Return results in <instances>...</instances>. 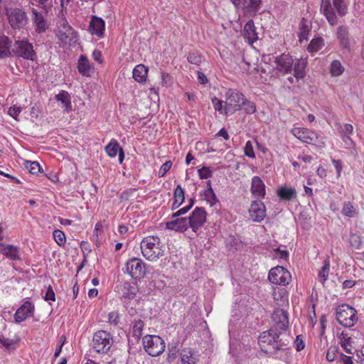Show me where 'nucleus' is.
Returning <instances> with one entry per match:
<instances>
[{
  "label": "nucleus",
  "instance_id": "nucleus-1",
  "mask_svg": "<svg viewBox=\"0 0 364 364\" xmlns=\"http://www.w3.org/2000/svg\"><path fill=\"white\" fill-rule=\"evenodd\" d=\"M290 340L289 333L278 332L277 328L271 327L268 331H265L259 335L258 343L263 352L274 355L278 351L288 349Z\"/></svg>",
  "mask_w": 364,
  "mask_h": 364
},
{
  "label": "nucleus",
  "instance_id": "nucleus-2",
  "mask_svg": "<svg viewBox=\"0 0 364 364\" xmlns=\"http://www.w3.org/2000/svg\"><path fill=\"white\" fill-rule=\"evenodd\" d=\"M140 248L143 256L149 261H156L164 255V245L158 236L149 235L144 237Z\"/></svg>",
  "mask_w": 364,
  "mask_h": 364
},
{
  "label": "nucleus",
  "instance_id": "nucleus-3",
  "mask_svg": "<svg viewBox=\"0 0 364 364\" xmlns=\"http://www.w3.org/2000/svg\"><path fill=\"white\" fill-rule=\"evenodd\" d=\"M8 23L14 31L26 29L28 18L22 8H9L6 9Z\"/></svg>",
  "mask_w": 364,
  "mask_h": 364
},
{
  "label": "nucleus",
  "instance_id": "nucleus-4",
  "mask_svg": "<svg viewBox=\"0 0 364 364\" xmlns=\"http://www.w3.org/2000/svg\"><path fill=\"white\" fill-rule=\"evenodd\" d=\"M336 318L343 326L346 328L352 327L358 321L357 311L349 305H340L336 309Z\"/></svg>",
  "mask_w": 364,
  "mask_h": 364
},
{
  "label": "nucleus",
  "instance_id": "nucleus-5",
  "mask_svg": "<svg viewBox=\"0 0 364 364\" xmlns=\"http://www.w3.org/2000/svg\"><path fill=\"white\" fill-rule=\"evenodd\" d=\"M112 344V336L106 331H98L93 336L92 346L98 353H107Z\"/></svg>",
  "mask_w": 364,
  "mask_h": 364
},
{
  "label": "nucleus",
  "instance_id": "nucleus-6",
  "mask_svg": "<svg viewBox=\"0 0 364 364\" xmlns=\"http://www.w3.org/2000/svg\"><path fill=\"white\" fill-rule=\"evenodd\" d=\"M143 346L146 353L153 356H158L165 350V343L159 336L146 335L143 338Z\"/></svg>",
  "mask_w": 364,
  "mask_h": 364
},
{
  "label": "nucleus",
  "instance_id": "nucleus-7",
  "mask_svg": "<svg viewBox=\"0 0 364 364\" xmlns=\"http://www.w3.org/2000/svg\"><path fill=\"white\" fill-rule=\"evenodd\" d=\"M291 133L295 137L304 143L315 144L318 146H324L322 138L317 133L308 129L295 127L291 129Z\"/></svg>",
  "mask_w": 364,
  "mask_h": 364
},
{
  "label": "nucleus",
  "instance_id": "nucleus-8",
  "mask_svg": "<svg viewBox=\"0 0 364 364\" xmlns=\"http://www.w3.org/2000/svg\"><path fill=\"white\" fill-rule=\"evenodd\" d=\"M12 52L17 57L33 60L36 56L32 43L28 40L16 41L12 46Z\"/></svg>",
  "mask_w": 364,
  "mask_h": 364
},
{
  "label": "nucleus",
  "instance_id": "nucleus-9",
  "mask_svg": "<svg viewBox=\"0 0 364 364\" xmlns=\"http://www.w3.org/2000/svg\"><path fill=\"white\" fill-rule=\"evenodd\" d=\"M57 31L58 38L64 43H70V41L76 38V32L63 16L58 17Z\"/></svg>",
  "mask_w": 364,
  "mask_h": 364
},
{
  "label": "nucleus",
  "instance_id": "nucleus-10",
  "mask_svg": "<svg viewBox=\"0 0 364 364\" xmlns=\"http://www.w3.org/2000/svg\"><path fill=\"white\" fill-rule=\"evenodd\" d=\"M126 272L134 279L138 280L146 274V264L138 257H133L126 263Z\"/></svg>",
  "mask_w": 364,
  "mask_h": 364
},
{
  "label": "nucleus",
  "instance_id": "nucleus-11",
  "mask_svg": "<svg viewBox=\"0 0 364 364\" xmlns=\"http://www.w3.org/2000/svg\"><path fill=\"white\" fill-rule=\"evenodd\" d=\"M291 279L290 272L281 266H277L270 269L268 274V279L271 283L285 286L288 284Z\"/></svg>",
  "mask_w": 364,
  "mask_h": 364
},
{
  "label": "nucleus",
  "instance_id": "nucleus-12",
  "mask_svg": "<svg viewBox=\"0 0 364 364\" xmlns=\"http://www.w3.org/2000/svg\"><path fill=\"white\" fill-rule=\"evenodd\" d=\"M226 104L225 115L231 114L235 112L241 110V105L244 103L245 95L238 92L230 90L228 92Z\"/></svg>",
  "mask_w": 364,
  "mask_h": 364
},
{
  "label": "nucleus",
  "instance_id": "nucleus-13",
  "mask_svg": "<svg viewBox=\"0 0 364 364\" xmlns=\"http://www.w3.org/2000/svg\"><path fill=\"white\" fill-rule=\"evenodd\" d=\"M207 213L203 208L196 207L188 218L190 228L194 232L206 223Z\"/></svg>",
  "mask_w": 364,
  "mask_h": 364
},
{
  "label": "nucleus",
  "instance_id": "nucleus-14",
  "mask_svg": "<svg viewBox=\"0 0 364 364\" xmlns=\"http://www.w3.org/2000/svg\"><path fill=\"white\" fill-rule=\"evenodd\" d=\"M274 327L278 332H287L289 327V318L287 311L282 309H276L272 316Z\"/></svg>",
  "mask_w": 364,
  "mask_h": 364
},
{
  "label": "nucleus",
  "instance_id": "nucleus-15",
  "mask_svg": "<svg viewBox=\"0 0 364 364\" xmlns=\"http://www.w3.org/2000/svg\"><path fill=\"white\" fill-rule=\"evenodd\" d=\"M274 63L277 69L283 74H287L292 71L294 59L289 54H282L275 58Z\"/></svg>",
  "mask_w": 364,
  "mask_h": 364
},
{
  "label": "nucleus",
  "instance_id": "nucleus-16",
  "mask_svg": "<svg viewBox=\"0 0 364 364\" xmlns=\"http://www.w3.org/2000/svg\"><path fill=\"white\" fill-rule=\"evenodd\" d=\"M250 216L255 222H261L266 217V208L261 201H252L249 209Z\"/></svg>",
  "mask_w": 364,
  "mask_h": 364
},
{
  "label": "nucleus",
  "instance_id": "nucleus-17",
  "mask_svg": "<svg viewBox=\"0 0 364 364\" xmlns=\"http://www.w3.org/2000/svg\"><path fill=\"white\" fill-rule=\"evenodd\" d=\"M35 309L34 304L28 301H25L16 311L14 319L16 323L25 321L31 316Z\"/></svg>",
  "mask_w": 364,
  "mask_h": 364
},
{
  "label": "nucleus",
  "instance_id": "nucleus-18",
  "mask_svg": "<svg viewBox=\"0 0 364 364\" xmlns=\"http://www.w3.org/2000/svg\"><path fill=\"white\" fill-rule=\"evenodd\" d=\"M105 28V21L100 17L92 16L90 22L88 31L92 35L102 37Z\"/></svg>",
  "mask_w": 364,
  "mask_h": 364
},
{
  "label": "nucleus",
  "instance_id": "nucleus-19",
  "mask_svg": "<svg viewBox=\"0 0 364 364\" xmlns=\"http://www.w3.org/2000/svg\"><path fill=\"white\" fill-rule=\"evenodd\" d=\"M250 190L252 196L257 199L264 198L265 196V185L257 176L252 177Z\"/></svg>",
  "mask_w": 364,
  "mask_h": 364
},
{
  "label": "nucleus",
  "instance_id": "nucleus-20",
  "mask_svg": "<svg viewBox=\"0 0 364 364\" xmlns=\"http://www.w3.org/2000/svg\"><path fill=\"white\" fill-rule=\"evenodd\" d=\"M105 151L109 156L115 157L119 153V162L122 164L124 159V153L122 148L119 147L118 142L116 140H112L106 146Z\"/></svg>",
  "mask_w": 364,
  "mask_h": 364
},
{
  "label": "nucleus",
  "instance_id": "nucleus-21",
  "mask_svg": "<svg viewBox=\"0 0 364 364\" xmlns=\"http://www.w3.org/2000/svg\"><path fill=\"white\" fill-rule=\"evenodd\" d=\"M166 228L175 231L185 232L189 226L188 218H178L173 220L167 222Z\"/></svg>",
  "mask_w": 364,
  "mask_h": 364
},
{
  "label": "nucleus",
  "instance_id": "nucleus-22",
  "mask_svg": "<svg viewBox=\"0 0 364 364\" xmlns=\"http://www.w3.org/2000/svg\"><path fill=\"white\" fill-rule=\"evenodd\" d=\"M243 36L250 44L257 40V33L256 32V27L252 20H250L245 23L243 29Z\"/></svg>",
  "mask_w": 364,
  "mask_h": 364
},
{
  "label": "nucleus",
  "instance_id": "nucleus-23",
  "mask_svg": "<svg viewBox=\"0 0 364 364\" xmlns=\"http://www.w3.org/2000/svg\"><path fill=\"white\" fill-rule=\"evenodd\" d=\"M0 252L7 258L11 260L21 259L18 254V247L13 245L0 243Z\"/></svg>",
  "mask_w": 364,
  "mask_h": 364
},
{
  "label": "nucleus",
  "instance_id": "nucleus-24",
  "mask_svg": "<svg viewBox=\"0 0 364 364\" xmlns=\"http://www.w3.org/2000/svg\"><path fill=\"white\" fill-rule=\"evenodd\" d=\"M32 19L36 26V31L38 33L45 32L47 28V23L43 14L35 9H32Z\"/></svg>",
  "mask_w": 364,
  "mask_h": 364
},
{
  "label": "nucleus",
  "instance_id": "nucleus-25",
  "mask_svg": "<svg viewBox=\"0 0 364 364\" xmlns=\"http://www.w3.org/2000/svg\"><path fill=\"white\" fill-rule=\"evenodd\" d=\"M321 9L323 15L326 16L328 23L333 26L337 24V17L333 10L330 0H325L321 5Z\"/></svg>",
  "mask_w": 364,
  "mask_h": 364
},
{
  "label": "nucleus",
  "instance_id": "nucleus-26",
  "mask_svg": "<svg viewBox=\"0 0 364 364\" xmlns=\"http://www.w3.org/2000/svg\"><path fill=\"white\" fill-rule=\"evenodd\" d=\"M137 291L138 289L135 284L124 282L122 295V299L124 300V302H126L127 300L133 299L136 296Z\"/></svg>",
  "mask_w": 364,
  "mask_h": 364
},
{
  "label": "nucleus",
  "instance_id": "nucleus-27",
  "mask_svg": "<svg viewBox=\"0 0 364 364\" xmlns=\"http://www.w3.org/2000/svg\"><path fill=\"white\" fill-rule=\"evenodd\" d=\"M306 65L307 62L303 59L297 60L296 63L294 62V77L296 82L305 77Z\"/></svg>",
  "mask_w": 364,
  "mask_h": 364
},
{
  "label": "nucleus",
  "instance_id": "nucleus-28",
  "mask_svg": "<svg viewBox=\"0 0 364 364\" xmlns=\"http://www.w3.org/2000/svg\"><path fill=\"white\" fill-rule=\"evenodd\" d=\"M352 332L353 331H349V332H342L339 336V338L341 339V346L346 353L350 354L353 353L352 346Z\"/></svg>",
  "mask_w": 364,
  "mask_h": 364
},
{
  "label": "nucleus",
  "instance_id": "nucleus-29",
  "mask_svg": "<svg viewBox=\"0 0 364 364\" xmlns=\"http://www.w3.org/2000/svg\"><path fill=\"white\" fill-rule=\"evenodd\" d=\"M337 36L341 46L345 49H349L350 40L348 27L344 26H339L337 30Z\"/></svg>",
  "mask_w": 364,
  "mask_h": 364
},
{
  "label": "nucleus",
  "instance_id": "nucleus-30",
  "mask_svg": "<svg viewBox=\"0 0 364 364\" xmlns=\"http://www.w3.org/2000/svg\"><path fill=\"white\" fill-rule=\"evenodd\" d=\"M77 69L79 73L83 76L90 75L92 68L86 56L82 55L80 57L78 60Z\"/></svg>",
  "mask_w": 364,
  "mask_h": 364
},
{
  "label": "nucleus",
  "instance_id": "nucleus-31",
  "mask_svg": "<svg viewBox=\"0 0 364 364\" xmlns=\"http://www.w3.org/2000/svg\"><path fill=\"white\" fill-rule=\"evenodd\" d=\"M133 77L138 82H143L146 80L148 68L143 64L137 65L133 70Z\"/></svg>",
  "mask_w": 364,
  "mask_h": 364
},
{
  "label": "nucleus",
  "instance_id": "nucleus-32",
  "mask_svg": "<svg viewBox=\"0 0 364 364\" xmlns=\"http://www.w3.org/2000/svg\"><path fill=\"white\" fill-rule=\"evenodd\" d=\"M55 98L57 101L62 102V104L63 105L64 110L66 112L71 111L72 105L70 101V96L67 91H60L59 94L55 95Z\"/></svg>",
  "mask_w": 364,
  "mask_h": 364
},
{
  "label": "nucleus",
  "instance_id": "nucleus-33",
  "mask_svg": "<svg viewBox=\"0 0 364 364\" xmlns=\"http://www.w3.org/2000/svg\"><path fill=\"white\" fill-rule=\"evenodd\" d=\"M173 198L174 201L172 204V210L178 208L185 199L184 191L180 185H178L173 191Z\"/></svg>",
  "mask_w": 364,
  "mask_h": 364
},
{
  "label": "nucleus",
  "instance_id": "nucleus-34",
  "mask_svg": "<svg viewBox=\"0 0 364 364\" xmlns=\"http://www.w3.org/2000/svg\"><path fill=\"white\" fill-rule=\"evenodd\" d=\"M11 46V41L9 37L3 36L0 37V58H4L9 55V48Z\"/></svg>",
  "mask_w": 364,
  "mask_h": 364
},
{
  "label": "nucleus",
  "instance_id": "nucleus-35",
  "mask_svg": "<svg viewBox=\"0 0 364 364\" xmlns=\"http://www.w3.org/2000/svg\"><path fill=\"white\" fill-rule=\"evenodd\" d=\"M277 195L284 200H291L296 197V191L292 188L282 187L278 190Z\"/></svg>",
  "mask_w": 364,
  "mask_h": 364
},
{
  "label": "nucleus",
  "instance_id": "nucleus-36",
  "mask_svg": "<svg viewBox=\"0 0 364 364\" xmlns=\"http://www.w3.org/2000/svg\"><path fill=\"white\" fill-rule=\"evenodd\" d=\"M341 213L343 215L353 218L358 215V212L350 202H344Z\"/></svg>",
  "mask_w": 364,
  "mask_h": 364
},
{
  "label": "nucleus",
  "instance_id": "nucleus-37",
  "mask_svg": "<svg viewBox=\"0 0 364 364\" xmlns=\"http://www.w3.org/2000/svg\"><path fill=\"white\" fill-rule=\"evenodd\" d=\"M344 71V68L341 62L338 60H334L330 66V72L333 76H340Z\"/></svg>",
  "mask_w": 364,
  "mask_h": 364
},
{
  "label": "nucleus",
  "instance_id": "nucleus-38",
  "mask_svg": "<svg viewBox=\"0 0 364 364\" xmlns=\"http://www.w3.org/2000/svg\"><path fill=\"white\" fill-rule=\"evenodd\" d=\"M137 190L136 188H129L124 191L119 197L121 201H126L129 200H134L138 197L136 195Z\"/></svg>",
  "mask_w": 364,
  "mask_h": 364
},
{
  "label": "nucleus",
  "instance_id": "nucleus-39",
  "mask_svg": "<svg viewBox=\"0 0 364 364\" xmlns=\"http://www.w3.org/2000/svg\"><path fill=\"white\" fill-rule=\"evenodd\" d=\"M262 3V0H246L245 9L244 11L245 12H257L260 8V5Z\"/></svg>",
  "mask_w": 364,
  "mask_h": 364
},
{
  "label": "nucleus",
  "instance_id": "nucleus-40",
  "mask_svg": "<svg viewBox=\"0 0 364 364\" xmlns=\"http://www.w3.org/2000/svg\"><path fill=\"white\" fill-rule=\"evenodd\" d=\"M349 243L351 247L360 250L362 245V237L356 233H351L349 237Z\"/></svg>",
  "mask_w": 364,
  "mask_h": 364
},
{
  "label": "nucleus",
  "instance_id": "nucleus-41",
  "mask_svg": "<svg viewBox=\"0 0 364 364\" xmlns=\"http://www.w3.org/2000/svg\"><path fill=\"white\" fill-rule=\"evenodd\" d=\"M241 109H243L247 114H252L256 112V105L253 102L245 98L244 103L241 105Z\"/></svg>",
  "mask_w": 364,
  "mask_h": 364
},
{
  "label": "nucleus",
  "instance_id": "nucleus-42",
  "mask_svg": "<svg viewBox=\"0 0 364 364\" xmlns=\"http://www.w3.org/2000/svg\"><path fill=\"white\" fill-rule=\"evenodd\" d=\"M330 271V261L328 258L324 260L323 266L318 272V277L321 279L322 282H325L328 277Z\"/></svg>",
  "mask_w": 364,
  "mask_h": 364
},
{
  "label": "nucleus",
  "instance_id": "nucleus-43",
  "mask_svg": "<svg viewBox=\"0 0 364 364\" xmlns=\"http://www.w3.org/2000/svg\"><path fill=\"white\" fill-rule=\"evenodd\" d=\"M144 326L143 321L139 319L137 321H134L133 323V336L136 338H139L142 335L143 328Z\"/></svg>",
  "mask_w": 364,
  "mask_h": 364
},
{
  "label": "nucleus",
  "instance_id": "nucleus-44",
  "mask_svg": "<svg viewBox=\"0 0 364 364\" xmlns=\"http://www.w3.org/2000/svg\"><path fill=\"white\" fill-rule=\"evenodd\" d=\"M323 44V40L321 38H314L307 47L309 52H315L318 50Z\"/></svg>",
  "mask_w": 364,
  "mask_h": 364
},
{
  "label": "nucleus",
  "instance_id": "nucleus-45",
  "mask_svg": "<svg viewBox=\"0 0 364 364\" xmlns=\"http://www.w3.org/2000/svg\"><path fill=\"white\" fill-rule=\"evenodd\" d=\"M203 196L205 199L210 204V206H213L218 202V199L212 188L205 190L204 191Z\"/></svg>",
  "mask_w": 364,
  "mask_h": 364
},
{
  "label": "nucleus",
  "instance_id": "nucleus-46",
  "mask_svg": "<svg viewBox=\"0 0 364 364\" xmlns=\"http://www.w3.org/2000/svg\"><path fill=\"white\" fill-rule=\"evenodd\" d=\"M188 61L193 65H200L202 61L203 60V58L201 55H200L197 52L190 53L187 56Z\"/></svg>",
  "mask_w": 364,
  "mask_h": 364
},
{
  "label": "nucleus",
  "instance_id": "nucleus-47",
  "mask_svg": "<svg viewBox=\"0 0 364 364\" xmlns=\"http://www.w3.org/2000/svg\"><path fill=\"white\" fill-rule=\"evenodd\" d=\"M53 236L59 246H63L65 244L66 239L65 233L60 230H55L53 232Z\"/></svg>",
  "mask_w": 364,
  "mask_h": 364
},
{
  "label": "nucleus",
  "instance_id": "nucleus-48",
  "mask_svg": "<svg viewBox=\"0 0 364 364\" xmlns=\"http://www.w3.org/2000/svg\"><path fill=\"white\" fill-rule=\"evenodd\" d=\"M212 102L215 110L218 111L220 114L225 115V112L226 111V105L223 107L222 100L215 97L212 98Z\"/></svg>",
  "mask_w": 364,
  "mask_h": 364
},
{
  "label": "nucleus",
  "instance_id": "nucleus-49",
  "mask_svg": "<svg viewBox=\"0 0 364 364\" xmlns=\"http://www.w3.org/2000/svg\"><path fill=\"white\" fill-rule=\"evenodd\" d=\"M30 173L35 174L41 171V166L37 161H28L26 165Z\"/></svg>",
  "mask_w": 364,
  "mask_h": 364
},
{
  "label": "nucleus",
  "instance_id": "nucleus-50",
  "mask_svg": "<svg viewBox=\"0 0 364 364\" xmlns=\"http://www.w3.org/2000/svg\"><path fill=\"white\" fill-rule=\"evenodd\" d=\"M198 175L201 179H207L212 176V171L209 167L203 166L198 169Z\"/></svg>",
  "mask_w": 364,
  "mask_h": 364
},
{
  "label": "nucleus",
  "instance_id": "nucleus-51",
  "mask_svg": "<svg viewBox=\"0 0 364 364\" xmlns=\"http://www.w3.org/2000/svg\"><path fill=\"white\" fill-rule=\"evenodd\" d=\"M244 151L245 156L254 159L255 157V154L253 150V146L250 141H247L245 144Z\"/></svg>",
  "mask_w": 364,
  "mask_h": 364
},
{
  "label": "nucleus",
  "instance_id": "nucleus-52",
  "mask_svg": "<svg viewBox=\"0 0 364 364\" xmlns=\"http://www.w3.org/2000/svg\"><path fill=\"white\" fill-rule=\"evenodd\" d=\"M333 5L340 16H342L346 14L347 8L343 1L333 3Z\"/></svg>",
  "mask_w": 364,
  "mask_h": 364
},
{
  "label": "nucleus",
  "instance_id": "nucleus-53",
  "mask_svg": "<svg viewBox=\"0 0 364 364\" xmlns=\"http://www.w3.org/2000/svg\"><path fill=\"white\" fill-rule=\"evenodd\" d=\"M0 343H1L6 349L11 350L14 348V342L13 340L0 336Z\"/></svg>",
  "mask_w": 364,
  "mask_h": 364
},
{
  "label": "nucleus",
  "instance_id": "nucleus-54",
  "mask_svg": "<svg viewBox=\"0 0 364 364\" xmlns=\"http://www.w3.org/2000/svg\"><path fill=\"white\" fill-rule=\"evenodd\" d=\"M172 162L171 161H167L161 166L159 171V176L163 177L171 168Z\"/></svg>",
  "mask_w": 364,
  "mask_h": 364
},
{
  "label": "nucleus",
  "instance_id": "nucleus-55",
  "mask_svg": "<svg viewBox=\"0 0 364 364\" xmlns=\"http://www.w3.org/2000/svg\"><path fill=\"white\" fill-rule=\"evenodd\" d=\"M108 323L117 325L119 323V314L117 311H112L108 315Z\"/></svg>",
  "mask_w": 364,
  "mask_h": 364
},
{
  "label": "nucleus",
  "instance_id": "nucleus-56",
  "mask_svg": "<svg viewBox=\"0 0 364 364\" xmlns=\"http://www.w3.org/2000/svg\"><path fill=\"white\" fill-rule=\"evenodd\" d=\"M44 299L47 301L55 300V294L51 286L48 287Z\"/></svg>",
  "mask_w": 364,
  "mask_h": 364
},
{
  "label": "nucleus",
  "instance_id": "nucleus-57",
  "mask_svg": "<svg viewBox=\"0 0 364 364\" xmlns=\"http://www.w3.org/2000/svg\"><path fill=\"white\" fill-rule=\"evenodd\" d=\"M20 112L21 108L16 105L11 107L8 111V114L15 119H17V117L18 116Z\"/></svg>",
  "mask_w": 364,
  "mask_h": 364
},
{
  "label": "nucleus",
  "instance_id": "nucleus-58",
  "mask_svg": "<svg viewBox=\"0 0 364 364\" xmlns=\"http://www.w3.org/2000/svg\"><path fill=\"white\" fill-rule=\"evenodd\" d=\"M182 364H193L194 358L192 355H188L186 353H182L181 356Z\"/></svg>",
  "mask_w": 364,
  "mask_h": 364
},
{
  "label": "nucleus",
  "instance_id": "nucleus-59",
  "mask_svg": "<svg viewBox=\"0 0 364 364\" xmlns=\"http://www.w3.org/2000/svg\"><path fill=\"white\" fill-rule=\"evenodd\" d=\"M276 256L279 259H286L289 255V252L287 250H281L279 248L274 249Z\"/></svg>",
  "mask_w": 364,
  "mask_h": 364
},
{
  "label": "nucleus",
  "instance_id": "nucleus-60",
  "mask_svg": "<svg viewBox=\"0 0 364 364\" xmlns=\"http://www.w3.org/2000/svg\"><path fill=\"white\" fill-rule=\"evenodd\" d=\"M337 350L336 348H330L328 349L326 353V359L329 362L333 361L336 358Z\"/></svg>",
  "mask_w": 364,
  "mask_h": 364
},
{
  "label": "nucleus",
  "instance_id": "nucleus-61",
  "mask_svg": "<svg viewBox=\"0 0 364 364\" xmlns=\"http://www.w3.org/2000/svg\"><path fill=\"white\" fill-rule=\"evenodd\" d=\"M234 6L238 9L244 11L245 9L246 0H230Z\"/></svg>",
  "mask_w": 364,
  "mask_h": 364
},
{
  "label": "nucleus",
  "instance_id": "nucleus-62",
  "mask_svg": "<svg viewBox=\"0 0 364 364\" xmlns=\"http://www.w3.org/2000/svg\"><path fill=\"white\" fill-rule=\"evenodd\" d=\"M296 349L297 351H301L305 347V344L301 338V336H297L295 339Z\"/></svg>",
  "mask_w": 364,
  "mask_h": 364
},
{
  "label": "nucleus",
  "instance_id": "nucleus-63",
  "mask_svg": "<svg viewBox=\"0 0 364 364\" xmlns=\"http://www.w3.org/2000/svg\"><path fill=\"white\" fill-rule=\"evenodd\" d=\"M37 4L41 5L43 9H47L53 6V0H34Z\"/></svg>",
  "mask_w": 364,
  "mask_h": 364
},
{
  "label": "nucleus",
  "instance_id": "nucleus-64",
  "mask_svg": "<svg viewBox=\"0 0 364 364\" xmlns=\"http://www.w3.org/2000/svg\"><path fill=\"white\" fill-rule=\"evenodd\" d=\"M191 209V206H185L172 214V218L186 214Z\"/></svg>",
  "mask_w": 364,
  "mask_h": 364
}]
</instances>
